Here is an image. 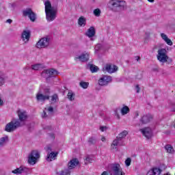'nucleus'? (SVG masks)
Here are the masks:
<instances>
[{"mask_svg": "<svg viewBox=\"0 0 175 175\" xmlns=\"http://www.w3.org/2000/svg\"><path fill=\"white\" fill-rule=\"evenodd\" d=\"M44 5L46 21L49 23H51V21H54V20L57 18V13H58V10L57 8L51 6V3L50 1H45Z\"/></svg>", "mask_w": 175, "mask_h": 175, "instance_id": "nucleus-1", "label": "nucleus"}, {"mask_svg": "<svg viewBox=\"0 0 175 175\" xmlns=\"http://www.w3.org/2000/svg\"><path fill=\"white\" fill-rule=\"evenodd\" d=\"M107 6L113 12H122V10L126 9V2L122 0H110Z\"/></svg>", "mask_w": 175, "mask_h": 175, "instance_id": "nucleus-2", "label": "nucleus"}, {"mask_svg": "<svg viewBox=\"0 0 175 175\" xmlns=\"http://www.w3.org/2000/svg\"><path fill=\"white\" fill-rule=\"evenodd\" d=\"M20 126H21L20 120H18V119H12L11 122L5 125V131L9 133L14 132V131L20 128Z\"/></svg>", "mask_w": 175, "mask_h": 175, "instance_id": "nucleus-3", "label": "nucleus"}, {"mask_svg": "<svg viewBox=\"0 0 175 175\" xmlns=\"http://www.w3.org/2000/svg\"><path fill=\"white\" fill-rule=\"evenodd\" d=\"M50 43H51V38L46 36L38 40L36 44V47L37 49H47L50 46Z\"/></svg>", "mask_w": 175, "mask_h": 175, "instance_id": "nucleus-4", "label": "nucleus"}, {"mask_svg": "<svg viewBox=\"0 0 175 175\" xmlns=\"http://www.w3.org/2000/svg\"><path fill=\"white\" fill-rule=\"evenodd\" d=\"M40 158V153L38 150H32L29 154L27 163L29 165H36V162Z\"/></svg>", "mask_w": 175, "mask_h": 175, "instance_id": "nucleus-5", "label": "nucleus"}, {"mask_svg": "<svg viewBox=\"0 0 175 175\" xmlns=\"http://www.w3.org/2000/svg\"><path fill=\"white\" fill-rule=\"evenodd\" d=\"M167 51L165 49H160L157 51V59L159 62H162L165 64V62H167L169 57L167 55Z\"/></svg>", "mask_w": 175, "mask_h": 175, "instance_id": "nucleus-6", "label": "nucleus"}, {"mask_svg": "<svg viewBox=\"0 0 175 175\" xmlns=\"http://www.w3.org/2000/svg\"><path fill=\"white\" fill-rule=\"evenodd\" d=\"M111 175H125V173L122 172L120 164H113L111 166V172H109Z\"/></svg>", "mask_w": 175, "mask_h": 175, "instance_id": "nucleus-7", "label": "nucleus"}, {"mask_svg": "<svg viewBox=\"0 0 175 175\" xmlns=\"http://www.w3.org/2000/svg\"><path fill=\"white\" fill-rule=\"evenodd\" d=\"M23 14L24 17H29L32 22L36 20V14L31 8H26L25 10H23Z\"/></svg>", "mask_w": 175, "mask_h": 175, "instance_id": "nucleus-8", "label": "nucleus"}, {"mask_svg": "<svg viewBox=\"0 0 175 175\" xmlns=\"http://www.w3.org/2000/svg\"><path fill=\"white\" fill-rule=\"evenodd\" d=\"M111 77L109 75H103L101 78L98 80L99 85L101 87H105L109 85V83H111Z\"/></svg>", "mask_w": 175, "mask_h": 175, "instance_id": "nucleus-9", "label": "nucleus"}, {"mask_svg": "<svg viewBox=\"0 0 175 175\" xmlns=\"http://www.w3.org/2000/svg\"><path fill=\"white\" fill-rule=\"evenodd\" d=\"M44 75H46V77H55L57 75H59V72L57 71V70L51 68L48 70H44L42 72V76H44Z\"/></svg>", "mask_w": 175, "mask_h": 175, "instance_id": "nucleus-10", "label": "nucleus"}, {"mask_svg": "<svg viewBox=\"0 0 175 175\" xmlns=\"http://www.w3.org/2000/svg\"><path fill=\"white\" fill-rule=\"evenodd\" d=\"M140 132H142V135H144L146 139H151L152 137V130L150 127L140 129Z\"/></svg>", "mask_w": 175, "mask_h": 175, "instance_id": "nucleus-11", "label": "nucleus"}, {"mask_svg": "<svg viewBox=\"0 0 175 175\" xmlns=\"http://www.w3.org/2000/svg\"><path fill=\"white\" fill-rule=\"evenodd\" d=\"M79 163L80 162L79 161V159L75 158L71 159L68 163V168L67 170H72V169H75L77 166H79Z\"/></svg>", "mask_w": 175, "mask_h": 175, "instance_id": "nucleus-12", "label": "nucleus"}, {"mask_svg": "<svg viewBox=\"0 0 175 175\" xmlns=\"http://www.w3.org/2000/svg\"><path fill=\"white\" fill-rule=\"evenodd\" d=\"M17 114L19 118L18 120L20 122H25V121H27V119L28 118V114H27L25 111L19 110L17 111Z\"/></svg>", "mask_w": 175, "mask_h": 175, "instance_id": "nucleus-13", "label": "nucleus"}, {"mask_svg": "<svg viewBox=\"0 0 175 175\" xmlns=\"http://www.w3.org/2000/svg\"><path fill=\"white\" fill-rule=\"evenodd\" d=\"M103 70H106L108 73H114L118 70V67L111 64H107L103 68Z\"/></svg>", "mask_w": 175, "mask_h": 175, "instance_id": "nucleus-14", "label": "nucleus"}, {"mask_svg": "<svg viewBox=\"0 0 175 175\" xmlns=\"http://www.w3.org/2000/svg\"><path fill=\"white\" fill-rule=\"evenodd\" d=\"M75 61L79 59L81 62H87L90 59V54L88 53H83L81 55L76 56Z\"/></svg>", "mask_w": 175, "mask_h": 175, "instance_id": "nucleus-15", "label": "nucleus"}, {"mask_svg": "<svg viewBox=\"0 0 175 175\" xmlns=\"http://www.w3.org/2000/svg\"><path fill=\"white\" fill-rule=\"evenodd\" d=\"M58 154H59L58 152H51L50 153L47 154L46 160L47 162L55 161V159H57V157H58Z\"/></svg>", "mask_w": 175, "mask_h": 175, "instance_id": "nucleus-16", "label": "nucleus"}, {"mask_svg": "<svg viewBox=\"0 0 175 175\" xmlns=\"http://www.w3.org/2000/svg\"><path fill=\"white\" fill-rule=\"evenodd\" d=\"M22 40L25 43H28L31 38V31L29 30H25L22 33L21 36Z\"/></svg>", "mask_w": 175, "mask_h": 175, "instance_id": "nucleus-17", "label": "nucleus"}, {"mask_svg": "<svg viewBox=\"0 0 175 175\" xmlns=\"http://www.w3.org/2000/svg\"><path fill=\"white\" fill-rule=\"evenodd\" d=\"M28 172H29V170L27 168V167L21 166L14 170H12V173L14 174H23L24 173H28Z\"/></svg>", "mask_w": 175, "mask_h": 175, "instance_id": "nucleus-18", "label": "nucleus"}, {"mask_svg": "<svg viewBox=\"0 0 175 175\" xmlns=\"http://www.w3.org/2000/svg\"><path fill=\"white\" fill-rule=\"evenodd\" d=\"M152 120V116L150 113L144 115L139 120L142 124H148Z\"/></svg>", "mask_w": 175, "mask_h": 175, "instance_id": "nucleus-19", "label": "nucleus"}, {"mask_svg": "<svg viewBox=\"0 0 175 175\" xmlns=\"http://www.w3.org/2000/svg\"><path fill=\"white\" fill-rule=\"evenodd\" d=\"M36 99L38 101L44 102V100H49V99H50V96L38 93L36 94Z\"/></svg>", "mask_w": 175, "mask_h": 175, "instance_id": "nucleus-20", "label": "nucleus"}, {"mask_svg": "<svg viewBox=\"0 0 175 175\" xmlns=\"http://www.w3.org/2000/svg\"><path fill=\"white\" fill-rule=\"evenodd\" d=\"M95 27H90L85 33V36H88V38H94V36H95Z\"/></svg>", "mask_w": 175, "mask_h": 175, "instance_id": "nucleus-21", "label": "nucleus"}, {"mask_svg": "<svg viewBox=\"0 0 175 175\" xmlns=\"http://www.w3.org/2000/svg\"><path fill=\"white\" fill-rule=\"evenodd\" d=\"M161 37L163 39V40H164V42H165V43H167V44H168V46H173V42H172V40L169 39V38H167V35L161 33Z\"/></svg>", "mask_w": 175, "mask_h": 175, "instance_id": "nucleus-22", "label": "nucleus"}, {"mask_svg": "<svg viewBox=\"0 0 175 175\" xmlns=\"http://www.w3.org/2000/svg\"><path fill=\"white\" fill-rule=\"evenodd\" d=\"M161 173H162V170L156 167L148 171L147 175H161Z\"/></svg>", "mask_w": 175, "mask_h": 175, "instance_id": "nucleus-23", "label": "nucleus"}, {"mask_svg": "<svg viewBox=\"0 0 175 175\" xmlns=\"http://www.w3.org/2000/svg\"><path fill=\"white\" fill-rule=\"evenodd\" d=\"M78 24L79 27H85L87 25V19L84 16L79 17Z\"/></svg>", "mask_w": 175, "mask_h": 175, "instance_id": "nucleus-24", "label": "nucleus"}, {"mask_svg": "<svg viewBox=\"0 0 175 175\" xmlns=\"http://www.w3.org/2000/svg\"><path fill=\"white\" fill-rule=\"evenodd\" d=\"M58 100H59V98H58V94H55L51 96L50 102L51 105H53V103H56V102H58Z\"/></svg>", "mask_w": 175, "mask_h": 175, "instance_id": "nucleus-25", "label": "nucleus"}, {"mask_svg": "<svg viewBox=\"0 0 175 175\" xmlns=\"http://www.w3.org/2000/svg\"><path fill=\"white\" fill-rule=\"evenodd\" d=\"M120 142H121V140L118 139V138L114 139L111 144V148L114 150V148H117V146H121V144H120Z\"/></svg>", "mask_w": 175, "mask_h": 175, "instance_id": "nucleus-26", "label": "nucleus"}, {"mask_svg": "<svg viewBox=\"0 0 175 175\" xmlns=\"http://www.w3.org/2000/svg\"><path fill=\"white\" fill-rule=\"evenodd\" d=\"M126 135H128V131H123L120 133L118 136L117 137L118 140H122V139L126 137Z\"/></svg>", "mask_w": 175, "mask_h": 175, "instance_id": "nucleus-27", "label": "nucleus"}, {"mask_svg": "<svg viewBox=\"0 0 175 175\" xmlns=\"http://www.w3.org/2000/svg\"><path fill=\"white\" fill-rule=\"evenodd\" d=\"M88 69L92 72V73H95L98 70V67L94 64H89L88 66Z\"/></svg>", "mask_w": 175, "mask_h": 175, "instance_id": "nucleus-28", "label": "nucleus"}, {"mask_svg": "<svg viewBox=\"0 0 175 175\" xmlns=\"http://www.w3.org/2000/svg\"><path fill=\"white\" fill-rule=\"evenodd\" d=\"M75 93H73V92L72 91H69L67 95V98L68 99V100H70L71 102L75 100Z\"/></svg>", "mask_w": 175, "mask_h": 175, "instance_id": "nucleus-29", "label": "nucleus"}, {"mask_svg": "<svg viewBox=\"0 0 175 175\" xmlns=\"http://www.w3.org/2000/svg\"><path fill=\"white\" fill-rule=\"evenodd\" d=\"M129 113V107L128 106H124L121 109V113L122 116H125V114H128Z\"/></svg>", "mask_w": 175, "mask_h": 175, "instance_id": "nucleus-30", "label": "nucleus"}, {"mask_svg": "<svg viewBox=\"0 0 175 175\" xmlns=\"http://www.w3.org/2000/svg\"><path fill=\"white\" fill-rule=\"evenodd\" d=\"M88 143L89 146H92L94 144H96V139H95V137H91L89 138Z\"/></svg>", "mask_w": 175, "mask_h": 175, "instance_id": "nucleus-31", "label": "nucleus"}, {"mask_svg": "<svg viewBox=\"0 0 175 175\" xmlns=\"http://www.w3.org/2000/svg\"><path fill=\"white\" fill-rule=\"evenodd\" d=\"M79 85L84 90H87V88H88V85H90V83L88 82L81 81L79 83Z\"/></svg>", "mask_w": 175, "mask_h": 175, "instance_id": "nucleus-32", "label": "nucleus"}, {"mask_svg": "<svg viewBox=\"0 0 175 175\" xmlns=\"http://www.w3.org/2000/svg\"><path fill=\"white\" fill-rule=\"evenodd\" d=\"M70 170L65 169L64 170H62L58 175H70Z\"/></svg>", "mask_w": 175, "mask_h": 175, "instance_id": "nucleus-33", "label": "nucleus"}, {"mask_svg": "<svg viewBox=\"0 0 175 175\" xmlns=\"http://www.w3.org/2000/svg\"><path fill=\"white\" fill-rule=\"evenodd\" d=\"M165 148L167 151V152H170L172 153L174 151V150L173 149V147L172 146V145H166L165 146Z\"/></svg>", "mask_w": 175, "mask_h": 175, "instance_id": "nucleus-34", "label": "nucleus"}, {"mask_svg": "<svg viewBox=\"0 0 175 175\" xmlns=\"http://www.w3.org/2000/svg\"><path fill=\"white\" fill-rule=\"evenodd\" d=\"M101 13H102V12L100 11V9H99V8L95 9L93 11V14H94V16H96V17H99L100 16Z\"/></svg>", "mask_w": 175, "mask_h": 175, "instance_id": "nucleus-35", "label": "nucleus"}, {"mask_svg": "<svg viewBox=\"0 0 175 175\" xmlns=\"http://www.w3.org/2000/svg\"><path fill=\"white\" fill-rule=\"evenodd\" d=\"M40 64H35V65H32L31 66V69H33V70H39V69H40Z\"/></svg>", "mask_w": 175, "mask_h": 175, "instance_id": "nucleus-36", "label": "nucleus"}, {"mask_svg": "<svg viewBox=\"0 0 175 175\" xmlns=\"http://www.w3.org/2000/svg\"><path fill=\"white\" fill-rule=\"evenodd\" d=\"M6 140H8V137H1L0 139V145L3 146V144H5V142H6Z\"/></svg>", "mask_w": 175, "mask_h": 175, "instance_id": "nucleus-37", "label": "nucleus"}, {"mask_svg": "<svg viewBox=\"0 0 175 175\" xmlns=\"http://www.w3.org/2000/svg\"><path fill=\"white\" fill-rule=\"evenodd\" d=\"M170 109L171 111H174L175 112V103L173 102H171L170 103Z\"/></svg>", "mask_w": 175, "mask_h": 175, "instance_id": "nucleus-38", "label": "nucleus"}, {"mask_svg": "<svg viewBox=\"0 0 175 175\" xmlns=\"http://www.w3.org/2000/svg\"><path fill=\"white\" fill-rule=\"evenodd\" d=\"M100 49H102V44H97L94 48L95 53H96V51H99Z\"/></svg>", "mask_w": 175, "mask_h": 175, "instance_id": "nucleus-39", "label": "nucleus"}, {"mask_svg": "<svg viewBox=\"0 0 175 175\" xmlns=\"http://www.w3.org/2000/svg\"><path fill=\"white\" fill-rule=\"evenodd\" d=\"M131 162H132V159H131V158H127L125 161L126 166H131Z\"/></svg>", "mask_w": 175, "mask_h": 175, "instance_id": "nucleus-40", "label": "nucleus"}, {"mask_svg": "<svg viewBox=\"0 0 175 175\" xmlns=\"http://www.w3.org/2000/svg\"><path fill=\"white\" fill-rule=\"evenodd\" d=\"M3 84H5V78L3 77V76L0 75V85L2 87Z\"/></svg>", "mask_w": 175, "mask_h": 175, "instance_id": "nucleus-41", "label": "nucleus"}, {"mask_svg": "<svg viewBox=\"0 0 175 175\" xmlns=\"http://www.w3.org/2000/svg\"><path fill=\"white\" fill-rule=\"evenodd\" d=\"M85 161H86L87 163H92V159H91V157H90L89 156H88L86 157Z\"/></svg>", "mask_w": 175, "mask_h": 175, "instance_id": "nucleus-42", "label": "nucleus"}, {"mask_svg": "<svg viewBox=\"0 0 175 175\" xmlns=\"http://www.w3.org/2000/svg\"><path fill=\"white\" fill-rule=\"evenodd\" d=\"M136 79H137V80H142V79H143V75H142V73L137 75L136 76Z\"/></svg>", "mask_w": 175, "mask_h": 175, "instance_id": "nucleus-43", "label": "nucleus"}, {"mask_svg": "<svg viewBox=\"0 0 175 175\" xmlns=\"http://www.w3.org/2000/svg\"><path fill=\"white\" fill-rule=\"evenodd\" d=\"M135 90H136L137 94H139V92H140V87L139 86V85H137L135 86Z\"/></svg>", "mask_w": 175, "mask_h": 175, "instance_id": "nucleus-44", "label": "nucleus"}, {"mask_svg": "<svg viewBox=\"0 0 175 175\" xmlns=\"http://www.w3.org/2000/svg\"><path fill=\"white\" fill-rule=\"evenodd\" d=\"M46 110L47 111H49V113H53V111H54V108H53V107H49Z\"/></svg>", "mask_w": 175, "mask_h": 175, "instance_id": "nucleus-45", "label": "nucleus"}, {"mask_svg": "<svg viewBox=\"0 0 175 175\" xmlns=\"http://www.w3.org/2000/svg\"><path fill=\"white\" fill-rule=\"evenodd\" d=\"M46 151L48 154H50L51 152V146H48L46 148Z\"/></svg>", "mask_w": 175, "mask_h": 175, "instance_id": "nucleus-46", "label": "nucleus"}, {"mask_svg": "<svg viewBox=\"0 0 175 175\" xmlns=\"http://www.w3.org/2000/svg\"><path fill=\"white\" fill-rule=\"evenodd\" d=\"M42 117V118H47V113H46V111H43Z\"/></svg>", "mask_w": 175, "mask_h": 175, "instance_id": "nucleus-47", "label": "nucleus"}, {"mask_svg": "<svg viewBox=\"0 0 175 175\" xmlns=\"http://www.w3.org/2000/svg\"><path fill=\"white\" fill-rule=\"evenodd\" d=\"M115 116H116L117 118L120 120V114L118 113V111L117 109L115 110Z\"/></svg>", "mask_w": 175, "mask_h": 175, "instance_id": "nucleus-48", "label": "nucleus"}, {"mask_svg": "<svg viewBox=\"0 0 175 175\" xmlns=\"http://www.w3.org/2000/svg\"><path fill=\"white\" fill-rule=\"evenodd\" d=\"M100 129L101 132H105V131H106V129H107V127H106V126H101L100 128Z\"/></svg>", "mask_w": 175, "mask_h": 175, "instance_id": "nucleus-49", "label": "nucleus"}, {"mask_svg": "<svg viewBox=\"0 0 175 175\" xmlns=\"http://www.w3.org/2000/svg\"><path fill=\"white\" fill-rule=\"evenodd\" d=\"M6 23H8V24H12V23H13V21L12 19H8L6 21Z\"/></svg>", "mask_w": 175, "mask_h": 175, "instance_id": "nucleus-50", "label": "nucleus"}, {"mask_svg": "<svg viewBox=\"0 0 175 175\" xmlns=\"http://www.w3.org/2000/svg\"><path fill=\"white\" fill-rule=\"evenodd\" d=\"M135 59H136V61H137L139 62V61H140V57L136 56Z\"/></svg>", "mask_w": 175, "mask_h": 175, "instance_id": "nucleus-51", "label": "nucleus"}, {"mask_svg": "<svg viewBox=\"0 0 175 175\" xmlns=\"http://www.w3.org/2000/svg\"><path fill=\"white\" fill-rule=\"evenodd\" d=\"M3 105V100H2V98L0 97V106H2Z\"/></svg>", "mask_w": 175, "mask_h": 175, "instance_id": "nucleus-52", "label": "nucleus"}, {"mask_svg": "<svg viewBox=\"0 0 175 175\" xmlns=\"http://www.w3.org/2000/svg\"><path fill=\"white\" fill-rule=\"evenodd\" d=\"M101 175H109V174L107 173V172L104 171Z\"/></svg>", "mask_w": 175, "mask_h": 175, "instance_id": "nucleus-53", "label": "nucleus"}, {"mask_svg": "<svg viewBox=\"0 0 175 175\" xmlns=\"http://www.w3.org/2000/svg\"><path fill=\"white\" fill-rule=\"evenodd\" d=\"M105 141H106V137H103L101 138V142H105Z\"/></svg>", "mask_w": 175, "mask_h": 175, "instance_id": "nucleus-54", "label": "nucleus"}, {"mask_svg": "<svg viewBox=\"0 0 175 175\" xmlns=\"http://www.w3.org/2000/svg\"><path fill=\"white\" fill-rule=\"evenodd\" d=\"M135 117L136 118L139 117V112L138 111L135 112Z\"/></svg>", "mask_w": 175, "mask_h": 175, "instance_id": "nucleus-55", "label": "nucleus"}, {"mask_svg": "<svg viewBox=\"0 0 175 175\" xmlns=\"http://www.w3.org/2000/svg\"><path fill=\"white\" fill-rule=\"evenodd\" d=\"M45 91L46 92H50V89H46Z\"/></svg>", "mask_w": 175, "mask_h": 175, "instance_id": "nucleus-56", "label": "nucleus"}, {"mask_svg": "<svg viewBox=\"0 0 175 175\" xmlns=\"http://www.w3.org/2000/svg\"><path fill=\"white\" fill-rule=\"evenodd\" d=\"M148 2H151V3L154 2V0H148Z\"/></svg>", "mask_w": 175, "mask_h": 175, "instance_id": "nucleus-57", "label": "nucleus"}, {"mask_svg": "<svg viewBox=\"0 0 175 175\" xmlns=\"http://www.w3.org/2000/svg\"><path fill=\"white\" fill-rule=\"evenodd\" d=\"M51 136H52L53 137H54V135H51Z\"/></svg>", "mask_w": 175, "mask_h": 175, "instance_id": "nucleus-58", "label": "nucleus"}, {"mask_svg": "<svg viewBox=\"0 0 175 175\" xmlns=\"http://www.w3.org/2000/svg\"><path fill=\"white\" fill-rule=\"evenodd\" d=\"M174 128H175V124H174Z\"/></svg>", "mask_w": 175, "mask_h": 175, "instance_id": "nucleus-59", "label": "nucleus"}]
</instances>
